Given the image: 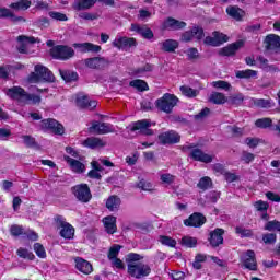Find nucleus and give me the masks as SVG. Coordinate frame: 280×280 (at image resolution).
Wrapping results in <instances>:
<instances>
[{
	"mask_svg": "<svg viewBox=\"0 0 280 280\" xmlns=\"http://www.w3.org/2000/svg\"><path fill=\"white\" fill-rule=\"evenodd\" d=\"M5 96L10 100H15L16 102H22L23 104H32L36 106L43 102L40 95L30 94L22 86H12L4 91Z\"/></svg>",
	"mask_w": 280,
	"mask_h": 280,
	"instance_id": "obj_1",
	"label": "nucleus"
},
{
	"mask_svg": "<svg viewBox=\"0 0 280 280\" xmlns=\"http://www.w3.org/2000/svg\"><path fill=\"white\" fill-rule=\"evenodd\" d=\"M178 104V96L170 93L163 94L162 97L155 101V108L161 110V113H166V115L172 114L174 107Z\"/></svg>",
	"mask_w": 280,
	"mask_h": 280,
	"instance_id": "obj_2",
	"label": "nucleus"
},
{
	"mask_svg": "<svg viewBox=\"0 0 280 280\" xmlns=\"http://www.w3.org/2000/svg\"><path fill=\"white\" fill-rule=\"evenodd\" d=\"M54 222L57 224V229H61L59 232L60 237H63V240H73L75 237V228L67 222L65 217L56 214L54 217Z\"/></svg>",
	"mask_w": 280,
	"mask_h": 280,
	"instance_id": "obj_3",
	"label": "nucleus"
},
{
	"mask_svg": "<svg viewBox=\"0 0 280 280\" xmlns=\"http://www.w3.org/2000/svg\"><path fill=\"white\" fill-rule=\"evenodd\" d=\"M127 272L133 279H144V277L152 275V267L144 262L128 264Z\"/></svg>",
	"mask_w": 280,
	"mask_h": 280,
	"instance_id": "obj_4",
	"label": "nucleus"
},
{
	"mask_svg": "<svg viewBox=\"0 0 280 280\" xmlns=\"http://www.w3.org/2000/svg\"><path fill=\"white\" fill-rule=\"evenodd\" d=\"M49 56L54 60H71L75 56V50L71 46L56 45L49 49Z\"/></svg>",
	"mask_w": 280,
	"mask_h": 280,
	"instance_id": "obj_5",
	"label": "nucleus"
},
{
	"mask_svg": "<svg viewBox=\"0 0 280 280\" xmlns=\"http://www.w3.org/2000/svg\"><path fill=\"white\" fill-rule=\"evenodd\" d=\"M183 150L187 152V150H191L189 153V156L192 159V161H198L199 163H212L213 156L207 154L203 152L202 149L198 148V144L190 143L183 147Z\"/></svg>",
	"mask_w": 280,
	"mask_h": 280,
	"instance_id": "obj_6",
	"label": "nucleus"
},
{
	"mask_svg": "<svg viewBox=\"0 0 280 280\" xmlns=\"http://www.w3.org/2000/svg\"><path fill=\"white\" fill-rule=\"evenodd\" d=\"M95 3H104L105 5L115 8V0H75L72 3V10H74V12H84V10L94 8Z\"/></svg>",
	"mask_w": 280,
	"mask_h": 280,
	"instance_id": "obj_7",
	"label": "nucleus"
},
{
	"mask_svg": "<svg viewBox=\"0 0 280 280\" xmlns=\"http://www.w3.org/2000/svg\"><path fill=\"white\" fill-rule=\"evenodd\" d=\"M39 128L43 132H52V135H59L60 137L65 135V126L54 118L42 119Z\"/></svg>",
	"mask_w": 280,
	"mask_h": 280,
	"instance_id": "obj_8",
	"label": "nucleus"
},
{
	"mask_svg": "<svg viewBox=\"0 0 280 280\" xmlns=\"http://www.w3.org/2000/svg\"><path fill=\"white\" fill-rule=\"evenodd\" d=\"M71 192L77 198V200L79 202H83V205L91 202L93 198V194L91 192L89 184L74 185L71 187Z\"/></svg>",
	"mask_w": 280,
	"mask_h": 280,
	"instance_id": "obj_9",
	"label": "nucleus"
},
{
	"mask_svg": "<svg viewBox=\"0 0 280 280\" xmlns=\"http://www.w3.org/2000/svg\"><path fill=\"white\" fill-rule=\"evenodd\" d=\"M207 224V217L202 212H194L187 219L184 220V226H189L192 229H200Z\"/></svg>",
	"mask_w": 280,
	"mask_h": 280,
	"instance_id": "obj_10",
	"label": "nucleus"
},
{
	"mask_svg": "<svg viewBox=\"0 0 280 280\" xmlns=\"http://www.w3.org/2000/svg\"><path fill=\"white\" fill-rule=\"evenodd\" d=\"M158 139L162 145H176V143H180V133L170 130L160 133Z\"/></svg>",
	"mask_w": 280,
	"mask_h": 280,
	"instance_id": "obj_11",
	"label": "nucleus"
},
{
	"mask_svg": "<svg viewBox=\"0 0 280 280\" xmlns=\"http://www.w3.org/2000/svg\"><path fill=\"white\" fill-rule=\"evenodd\" d=\"M112 45L116 49L121 50V49H130L132 47H137L138 43H137V38L135 37L119 36L113 40Z\"/></svg>",
	"mask_w": 280,
	"mask_h": 280,
	"instance_id": "obj_12",
	"label": "nucleus"
},
{
	"mask_svg": "<svg viewBox=\"0 0 280 280\" xmlns=\"http://www.w3.org/2000/svg\"><path fill=\"white\" fill-rule=\"evenodd\" d=\"M242 268L246 270H250L253 272H257V256L255 255V250H247L242 258Z\"/></svg>",
	"mask_w": 280,
	"mask_h": 280,
	"instance_id": "obj_13",
	"label": "nucleus"
},
{
	"mask_svg": "<svg viewBox=\"0 0 280 280\" xmlns=\"http://www.w3.org/2000/svg\"><path fill=\"white\" fill-rule=\"evenodd\" d=\"M151 126L152 122L148 119L137 120L131 122L130 132H137V130H141L147 137H152V135H154V130L150 129Z\"/></svg>",
	"mask_w": 280,
	"mask_h": 280,
	"instance_id": "obj_14",
	"label": "nucleus"
},
{
	"mask_svg": "<svg viewBox=\"0 0 280 280\" xmlns=\"http://www.w3.org/2000/svg\"><path fill=\"white\" fill-rule=\"evenodd\" d=\"M194 38L197 40H202L205 38V28H202V26H194L191 30L182 34V40L184 43H191Z\"/></svg>",
	"mask_w": 280,
	"mask_h": 280,
	"instance_id": "obj_15",
	"label": "nucleus"
},
{
	"mask_svg": "<svg viewBox=\"0 0 280 280\" xmlns=\"http://www.w3.org/2000/svg\"><path fill=\"white\" fill-rule=\"evenodd\" d=\"M245 44H246V42L244 39H238V40L221 48L219 50V56H224L228 58L235 56V54H237V51H240V49H242V47H244Z\"/></svg>",
	"mask_w": 280,
	"mask_h": 280,
	"instance_id": "obj_16",
	"label": "nucleus"
},
{
	"mask_svg": "<svg viewBox=\"0 0 280 280\" xmlns=\"http://www.w3.org/2000/svg\"><path fill=\"white\" fill-rule=\"evenodd\" d=\"M208 242L211 248H218L224 244V229L217 228L209 233Z\"/></svg>",
	"mask_w": 280,
	"mask_h": 280,
	"instance_id": "obj_17",
	"label": "nucleus"
},
{
	"mask_svg": "<svg viewBox=\"0 0 280 280\" xmlns=\"http://www.w3.org/2000/svg\"><path fill=\"white\" fill-rule=\"evenodd\" d=\"M131 32H136L144 40H152L154 38V32L147 24H131Z\"/></svg>",
	"mask_w": 280,
	"mask_h": 280,
	"instance_id": "obj_18",
	"label": "nucleus"
},
{
	"mask_svg": "<svg viewBox=\"0 0 280 280\" xmlns=\"http://www.w3.org/2000/svg\"><path fill=\"white\" fill-rule=\"evenodd\" d=\"M34 71L39 74L40 82H56V75H54V72L49 68L38 63L34 67Z\"/></svg>",
	"mask_w": 280,
	"mask_h": 280,
	"instance_id": "obj_19",
	"label": "nucleus"
},
{
	"mask_svg": "<svg viewBox=\"0 0 280 280\" xmlns=\"http://www.w3.org/2000/svg\"><path fill=\"white\" fill-rule=\"evenodd\" d=\"M265 49L267 51H280V36L277 34H268L264 39Z\"/></svg>",
	"mask_w": 280,
	"mask_h": 280,
	"instance_id": "obj_20",
	"label": "nucleus"
},
{
	"mask_svg": "<svg viewBox=\"0 0 280 280\" xmlns=\"http://www.w3.org/2000/svg\"><path fill=\"white\" fill-rule=\"evenodd\" d=\"M0 19H9L13 25H19V23H27V19L14 14L12 10L5 7L0 8Z\"/></svg>",
	"mask_w": 280,
	"mask_h": 280,
	"instance_id": "obj_21",
	"label": "nucleus"
},
{
	"mask_svg": "<svg viewBox=\"0 0 280 280\" xmlns=\"http://www.w3.org/2000/svg\"><path fill=\"white\" fill-rule=\"evenodd\" d=\"M84 65L89 69L102 70V69H106V67H108L109 62L104 57H93V58L85 59Z\"/></svg>",
	"mask_w": 280,
	"mask_h": 280,
	"instance_id": "obj_22",
	"label": "nucleus"
},
{
	"mask_svg": "<svg viewBox=\"0 0 280 280\" xmlns=\"http://www.w3.org/2000/svg\"><path fill=\"white\" fill-rule=\"evenodd\" d=\"M63 160L68 163L70 170H72L74 174H84V172H86V165L80 160L72 159L69 155H63Z\"/></svg>",
	"mask_w": 280,
	"mask_h": 280,
	"instance_id": "obj_23",
	"label": "nucleus"
},
{
	"mask_svg": "<svg viewBox=\"0 0 280 280\" xmlns=\"http://www.w3.org/2000/svg\"><path fill=\"white\" fill-rule=\"evenodd\" d=\"M256 62L259 69H262L266 73H279V67L277 65H270L268 59L261 55L256 57Z\"/></svg>",
	"mask_w": 280,
	"mask_h": 280,
	"instance_id": "obj_24",
	"label": "nucleus"
},
{
	"mask_svg": "<svg viewBox=\"0 0 280 280\" xmlns=\"http://www.w3.org/2000/svg\"><path fill=\"white\" fill-rule=\"evenodd\" d=\"M75 268L82 275H91L93 272V264L82 257L74 258Z\"/></svg>",
	"mask_w": 280,
	"mask_h": 280,
	"instance_id": "obj_25",
	"label": "nucleus"
},
{
	"mask_svg": "<svg viewBox=\"0 0 280 280\" xmlns=\"http://www.w3.org/2000/svg\"><path fill=\"white\" fill-rule=\"evenodd\" d=\"M90 130H94L96 135H108L110 132H115V129H113V125L100 121L92 122Z\"/></svg>",
	"mask_w": 280,
	"mask_h": 280,
	"instance_id": "obj_26",
	"label": "nucleus"
},
{
	"mask_svg": "<svg viewBox=\"0 0 280 280\" xmlns=\"http://www.w3.org/2000/svg\"><path fill=\"white\" fill-rule=\"evenodd\" d=\"M75 104L78 108H89L93 110V108H97V101H90L89 95H78L75 98Z\"/></svg>",
	"mask_w": 280,
	"mask_h": 280,
	"instance_id": "obj_27",
	"label": "nucleus"
},
{
	"mask_svg": "<svg viewBox=\"0 0 280 280\" xmlns=\"http://www.w3.org/2000/svg\"><path fill=\"white\" fill-rule=\"evenodd\" d=\"M72 47H74V49H80L82 54H86L89 51L98 54V51H102V46L95 45L93 43H74Z\"/></svg>",
	"mask_w": 280,
	"mask_h": 280,
	"instance_id": "obj_28",
	"label": "nucleus"
},
{
	"mask_svg": "<svg viewBox=\"0 0 280 280\" xmlns=\"http://www.w3.org/2000/svg\"><path fill=\"white\" fill-rule=\"evenodd\" d=\"M185 27H187V23L186 22L176 20L174 18H167L163 22V28L164 30L178 31V30H185Z\"/></svg>",
	"mask_w": 280,
	"mask_h": 280,
	"instance_id": "obj_29",
	"label": "nucleus"
},
{
	"mask_svg": "<svg viewBox=\"0 0 280 280\" xmlns=\"http://www.w3.org/2000/svg\"><path fill=\"white\" fill-rule=\"evenodd\" d=\"M104 229L108 235L117 233V217L107 215L103 218Z\"/></svg>",
	"mask_w": 280,
	"mask_h": 280,
	"instance_id": "obj_30",
	"label": "nucleus"
},
{
	"mask_svg": "<svg viewBox=\"0 0 280 280\" xmlns=\"http://www.w3.org/2000/svg\"><path fill=\"white\" fill-rule=\"evenodd\" d=\"M59 74L66 84H71V82H78L80 80V75L73 70L59 69Z\"/></svg>",
	"mask_w": 280,
	"mask_h": 280,
	"instance_id": "obj_31",
	"label": "nucleus"
},
{
	"mask_svg": "<svg viewBox=\"0 0 280 280\" xmlns=\"http://www.w3.org/2000/svg\"><path fill=\"white\" fill-rule=\"evenodd\" d=\"M105 207L108 211H119V207H121V198L117 195L109 196L106 200Z\"/></svg>",
	"mask_w": 280,
	"mask_h": 280,
	"instance_id": "obj_32",
	"label": "nucleus"
},
{
	"mask_svg": "<svg viewBox=\"0 0 280 280\" xmlns=\"http://www.w3.org/2000/svg\"><path fill=\"white\" fill-rule=\"evenodd\" d=\"M83 145L91 150H95V148H104L106 143H104V140L101 138L90 137L83 141Z\"/></svg>",
	"mask_w": 280,
	"mask_h": 280,
	"instance_id": "obj_33",
	"label": "nucleus"
},
{
	"mask_svg": "<svg viewBox=\"0 0 280 280\" xmlns=\"http://www.w3.org/2000/svg\"><path fill=\"white\" fill-rule=\"evenodd\" d=\"M11 10H15V12H25V10H30L32 8V0H20L16 2H13L9 5Z\"/></svg>",
	"mask_w": 280,
	"mask_h": 280,
	"instance_id": "obj_34",
	"label": "nucleus"
},
{
	"mask_svg": "<svg viewBox=\"0 0 280 280\" xmlns=\"http://www.w3.org/2000/svg\"><path fill=\"white\" fill-rule=\"evenodd\" d=\"M129 86H131L132 89H137L140 93L150 91V85H148V82L141 79H135L130 81Z\"/></svg>",
	"mask_w": 280,
	"mask_h": 280,
	"instance_id": "obj_35",
	"label": "nucleus"
},
{
	"mask_svg": "<svg viewBox=\"0 0 280 280\" xmlns=\"http://www.w3.org/2000/svg\"><path fill=\"white\" fill-rule=\"evenodd\" d=\"M178 47V42L176 39H165L162 43V51H166V54H174L176 48Z\"/></svg>",
	"mask_w": 280,
	"mask_h": 280,
	"instance_id": "obj_36",
	"label": "nucleus"
},
{
	"mask_svg": "<svg viewBox=\"0 0 280 280\" xmlns=\"http://www.w3.org/2000/svg\"><path fill=\"white\" fill-rule=\"evenodd\" d=\"M152 71H154V65L147 62L142 67L133 69V75L143 78L144 73H152Z\"/></svg>",
	"mask_w": 280,
	"mask_h": 280,
	"instance_id": "obj_37",
	"label": "nucleus"
},
{
	"mask_svg": "<svg viewBox=\"0 0 280 280\" xmlns=\"http://www.w3.org/2000/svg\"><path fill=\"white\" fill-rule=\"evenodd\" d=\"M226 13L235 21H242L244 16V10H242L240 7H228Z\"/></svg>",
	"mask_w": 280,
	"mask_h": 280,
	"instance_id": "obj_38",
	"label": "nucleus"
},
{
	"mask_svg": "<svg viewBox=\"0 0 280 280\" xmlns=\"http://www.w3.org/2000/svg\"><path fill=\"white\" fill-rule=\"evenodd\" d=\"M235 75L238 80H250V78H257V71L253 69L238 70Z\"/></svg>",
	"mask_w": 280,
	"mask_h": 280,
	"instance_id": "obj_39",
	"label": "nucleus"
},
{
	"mask_svg": "<svg viewBox=\"0 0 280 280\" xmlns=\"http://www.w3.org/2000/svg\"><path fill=\"white\" fill-rule=\"evenodd\" d=\"M197 187L198 189H201V191H207V189L213 187V180L209 176H203L199 179Z\"/></svg>",
	"mask_w": 280,
	"mask_h": 280,
	"instance_id": "obj_40",
	"label": "nucleus"
},
{
	"mask_svg": "<svg viewBox=\"0 0 280 280\" xmlns=\"http://www.w3.org/2000/svg\"><path fill=\"white\" fill-rule=\"evenodd\" d=\"M16 255L21 259H28V261H34L36 259V256L34 255V253H32L27 248H23V247H20L16 250Z\"/></svg>",
	"mask_w": 280,
	"mask_h": 280,
	"instance_id": "obj_41",
	"label": "nucleus"
},
{
	"mask_svg": "<svg viewBox=\"0 0 280 280\" xmlns=\"http://www.w3.org/2000/svg\"><path fill=\"white\" fill-rule=\"evenodd\" d=\"M180 244L186 248H196V246H198V238L192 236H184L180 240Z\"/></svg>",
	"mask_w": 280,
	"mask_h": 280,
	"instance_id": "obj_42",
	"label": "nucleus"
},
{
	"mask_svg": "<svg viewBox=\"0 0 280 280\" xmlns=\"http://www.w3.org/2000/svg\"><path fill=\"white\" fill-rule=\"evenodd\" d=\"M255 126L256 128H261L264 130H266V128H272V119L265 117V118H258L255 121Z\"/></svg>",
	"mask_w": 280,
	"mask_h": 280,
	"instance_id": "obj_43",
	"label": "nucleus"
},
{
	"mask_svg": "<svg viewBox=\"0 0 280 280\" xmlns=\"http://www.w3.org/2000/svg\"><path fill=\"white\" fill-rule=\"evenodd\" d=\"M210 102H212V104H226V96H224L223 93L220 92H213L210 95Z\"/></svg>",
	"mask_w": 280,
	"mask_h": 280,
	"instance_id": "obj_44",
	"label": "nucleus"
},
{
	"mask_svg": "<svg viewBox=\"0 0 280 280\" xmlns=\"http://www.w3.org/2000/svg\"><path fill=\"white\" fill-rule=\"evenodd\" d=\"M179 91L185 95V97H198V90H194L189 85H182Z\"/></svg>",
	"mask_w": 280,
	"mask_h": 280,
	"instance_id": "obj_45",
	"label": "nucleus"
},
{
	"mask_svg": "<svg viewBox=\"0 0 280 280\" xmlns=\"http://www.w3.org/2000/svg\"><path fill=\"white\" fill-rule=\"evenodd\" d=\"M159 242L163 246H168V248H176V240L172 238V236L160 235Z\"/></svg>",
	"mask_w": 280,
	"mask_h": 280,
	"instance_id": "obj_46",
	"label": "nucleus"
},
{
	"mask_svg": "<svg viewBox=\"0 0 280 280\" xmlns=\"http://www.w3.org/2000/svg\"><path fill=\"white\" fill-rule=\"evenodd\" d=\"M33 249L39 259H47V252L45 250V246H43V244L35 243L33 245Z\"/></svg>",
	"mask_w": 280,
	"mask_h": 280,
	"instance_id": "obj_47",
	"label": "nucleus"
},
{
	"mask_svg": "<svg viewBox=\"0 0 280 280\" xmlns=\"http://www.w3.org/2000/svg\"><path fill=\"white\" fill-rule=\"evenodd\" d=\"M265 231H269V232H278L280 233V221L278 220H272V221H268L265 226H264Z\"/></svg>",
	"mask_w": 280,
	"mask_h": 280,
	"instance_id": "obj_48",
	"label": "nucleus"
},
{
	"mask_svg": "<svg viewBox=\"0 0 280 280\" xmlns=\"http://www.w3.org/2000/svg\"><path fill=\"white\" fill-rule=\"evenodd\" d=\"M262 242L267 246H272V245L277 244V234H275V233L262 234Z\"/></svg>",
	"mask_w": 280,
	"mask_h": 280,
	"instance_id": "obj_49",
	"label": "nucleus"
},
{
	"mask_svg": "<svg viewBox=\"0 0 280 280\" xmlns=\"http://www.w3.org/2000/svg\"><path fill=\"white\" fill-rule=\"evenodd\" d=\"M212 35L214 36V39L218 43V47H220V45H224V43H229V36L224 33L214 31Z\"/></svg>",
	"mask_w": 280,
	"mask_h": 280,
	"instance_id": "obj_50",
	"label": "nucleus"
},
{
	"mask_svg": "<svg viewBox=\"0 0 280 280\" xmlns=\"http://www.w3.org/2000/svg\"><path fill=\"white\" fill-rule=\"evenodd\" d=\"M22 139H23L26 148H37L38 147V142H36V138H34L30 135L22 136Z\"/></svg>",
	"mask_w": 280,
	"mask_h": 280,
	"instance_id": "obj_51",
	"label": "nucleus"
},
{
	"mask_svg": "<svg viewBox=\"0 0 280 280\" xmlns=\"http://www.w3.org/2000/svg\"><path fill=\"white\" fill-rule=\"evenodd\" d=\"M119 250H121V245L115 244L113 245L108 250V259H117V256L119 255Z\"/></svg>",
	"mask_w": 280,
	"mask_h": 280,
	"instance_id": "obj_52",
	"label": "nucleus"
},
{
	"mask_svg": "<svg viewBox=\"0 0 280 280\" xmlns=\"http://www.w3.org/2000/svg\"><path fill=\"white\" fill-rule=\"evenodd\" d=\"M138 189H141L142 191H152V183L141 178L137 183Z\"/></svg>",
	"mask_w": 280,
	"mask_h": 280,
	"instance_id": "obj_53",
	"label": "nucleus"
},
{
	"mask_svg": "<svg viewBox=\"0 0 280 280\" xmlns=\"http://www.w3.org/2000/svg\"><path fill=\"white\" fill-rule=\"evenodd\" d=\"M34 25H36V27H40V30L47 28L50 25L49 18H38L37 20H35Z\"/></svg>",
	"mask_w": 280,
	"mask_h": 280,
	"instance_id": "obj_54",
	"label": "nucleus"
},
{
	"mask_svg": "<svg viewBox=\"0 0 280 280\" xmlns=\"http://www.w3.org/2000/svg\"><path fill=\"white\" fill-rule=\"evenodd\" d=\"M258 108H272V102L270 100L258 98L254 102Z\"/></svg>",
	"mask_w": 280,
	"mask_h": 280,
	"instance_id": "obj_55",
	"label": "nucleus"
},
{
	"mask_svg": "<svg viewBox=\"0 0 280 280\" xmlns=\"http://www.w3.org/2000/svg\"><path fill=\"white\" fill-rule=\"evenodd\" d=\"M236 235H241V237H253V230L244 229L242 226L235 228Z\"/></svg>",
	"mask_w": 280,
	"mask_h": 280,
	"instance_id": "obj_56",
	"label": "nucleus"
},
{
	"mask_svg": "<svg viewBox=\"0 0 280 280\" xmlns=\"http://www.w3.org/2000/svg\"><path fill=\"white\" fill-rule=\"evenodd\" d=\"M254 207L257 211H260V213H261V212L268 211V209H270V203H268L267 201H264V200H258L255 202Z\"/></svg>",
	"mask_w": 280,
	"mask_h": 280,
	"instance_id": "obj_57",
	"label": "nucleus"
},
{
	"mask_svg": "<svg viewBox=\"0 0 280 280\" xmlns=\"http://www.w3.org/2000/svg\"><path fill=\"white\" fill-rule=\"evenodd\" d=\"M160 180L164 183V185H172L174 180H176V176L170 173H164L160 176Z\"/></svg>",
	"mask_w": 280,
	"mask_h": 280,
	"instance_id": "obj_58",
	"label": "nucleus"
},
{
	"mask_svg": "<svg viewBox=\"0 0 280 280\" xmlns=\"http://www.w3.org/2000/svg\"><path fill=\"white\" fill-rule=\"evenodd\" d=\"M210 114H211V109L208 107H205L197 115L194 116V119H195V121H200V120L209 117Z\"/></svg>",
	"mask_w": 280,
	"mask_h": 280,
	"instance_id": "obj_59",
	"label": "nucleus"
},
{
	"mask_svg": "<svg viewBox=\"0 0 280 280\" xmlns=\"http://www.w3.org/2000/svg\"><path fill=\"white\" fill-rule=\"evenodd\" d=\"M212 86H214V89H223V91H229L231 89V83L219 80V81H213Z\"/></svg>",
	"mask_w": 280,
	"mask_h": 280,
	"instance_id": "obj_60",
	"label": "nucleus"
},
{
	"mask_svg": "<svg viewBox=\"0 0 280 280\" xmlns=\"http://www.w3.org/2000/svg\"><path fill=\"white\" fill-rule=\"evenodd\" d=\"M49 18L54 19L55 21H69V18L67 16V14L56 12V11H50Z\"/></svg>",
	"mask_w": 280,
	"mask_h": 280,
	"instance_id": "obj_61",
	"label": "nucleus"
},
{
	"mask_svg": "<svg viewBox=\"0 0 280 280\" xmlns=\"http://www.w3.org/2000/svg\"><path fill=\"white\" fill-rule=\"evenodd\" d=\"M23 226L18 225V224H13L10 228V233L13 237H20V235H23Z\"/></svg>",
	"mask_w": 280,
	"mask_h": 280,
	"instance_id": "obj_62",
	"label": "nucleus"
},
{
	"mask_svg": "<svg viewBox=\"0 0 280 280\" xmlns=\"http://www.w3.org/2000/svg\"><path fill=\"white\" fill-rule=\"evenodd\" d=\"M241 161H244L248 165V163H253V161H255V154L247 151H243Z\"/></svg>",
	"mask_w": 280,
	"mask_h": 280,
	"instance_id": "obj_63",
	"label": "nucleus"
},
{
	"mask_svg": "<svg viewBox=\"0 0 280 280\" xmlns=\"http://www.w3.org/2000/svg\"><path fill=\"white\" fill-rule=\"evenodd\" d=\"M141 259H143V256L137 254V253H129L127 255V261L128 264H137L135 261H141Z\"/></svg>",
	"mask_w": 280,
	"mask_h": 280,
	"instance_id": "obj_64",
	"label": "nucleus"
}]
</instances>
